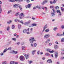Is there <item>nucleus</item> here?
<instances>
[{
    "instance_id": "50",
    "label": "nucleus",
    "mask_w": 64,
    "mask_h": 64,
    "mask_svg": "<svg viewBox=\"0 0 64 64\" xmlns=\"http://www.w3.org/2000/svg\"><path fill=\"white\" fill-rule=\"evenodd\" d=\"M49 55V54H48V53H46L45 54V55L46 56H48Z\"/></svg>"
},
{
    "instance_id": "17",
    "label": "nucleus",
    "mask_w": 64,
    "mask_h": 64,
    "mask_svg": "<svg viewBox=\"0 0 64 64\" xmlns=\"http://www.w3.org/2000/svg\"><path fill=\"white\" fill-rule=\"evenodd\" d=\"M36 8H38V9H41L42 8V6H36Z\"/></svg>"
},
{
    "instance_id": "14",
    "label": "nucleus",
    "mask_w": 64,
    "mask_h": 64,
    "mask_svg": "<svg viewBox=\"0 0 64 64\" xmlns=\"http://www.w3.org/2000/svg\"><path fill=\"white\" fill-rule=\"evenodd\" d=\"M58 30V28L57 27H54L53 29V30H54V31H56V30Z\"/></svg>"
},
{
    "instance_id": "1",
    "label": "nucleus",
    "mask_w": 64,
    "mask_h": 64,
    "mask_svg": "<svg viewBox=\"0 0 64 64\" xmlns=\"http://www.w3.org/2000/svg\"><path fill=\"white\" fill-rule=\"evenodd\" d=\"M29 40L30 43L32 44L31 45L32 47H33V45L32 44L34 42V41H36L34 39V37H31L29 39Z\"/></svg>"
},
{
    "instance_id": "62",
    "label": "nucleus",
    "mask_w": 64,
    "mask_h": 64,
    "mask_svg": "<svg viewBox=\"0 0 64 64\" xmlns=\"http://www.w3.org/2000/svg\"><path fill=\"white\" fill-rule=\"evenodd\" d=\"M29 63H32V61L31 60H30L29 62Z\"/></svg>"
},
{
    "instance_id": "29",
    "label": "nucleus",
    "mask_w": 64,
    "mask_h": 64,
    "mask_svg": "<svg viewBox=\"0 0 64 64\" xmlns=\"http://www.w3.org/2000/svg\"><path fill=\"white\" fill-rule=\"evenodd\" d=\"M60 9H61L62 12H64V8H62V7H61Z\"/></svg>"
},
{
    "instance_id": "49",
    "label": "nucleus",
    "mask_w": 64,
    "mask_h": 64,
    "mask_svg": "<svg viewBox=\"0 0 64 64\" xmlns=\"http://www.w3.org/2000/svg\"><path fill=\"white\" fill-rule=\"evenodd\" d=\"M36 46H37V44L36 43H34V47H36Z\"/></svg>"
},
{
    "instance_id": "61",
    "label": "nucleus",
    "mask_w": 64,
    "mask_h": 64,
    "mask_svg": "<svg viewBox=\"0 0 64 64\" xmlns=\"http://www.w3.org/2000/svg\"><path fill=\"white\" fill-rule=\"evenodd\" d=\"M39 52H40V51H38V52H37V54L38 55L39 54Z\"/></svg>"
},
{
    "instance_id": "7",
    "label": "nucleus",
    "mask_w": 64,
    "mask_h": 64,
    "mask_svg": "<svg viewBox=\"0 0 64 64\" xmlns=\"http://www.w3.org/2000/svg\"><path fill=\"white\" fill-rule=\"evenodd\" d=\"M17 21H18L19 22H20V23H21L22 24H24V23L23 22V21L21 20V21H20L19 20H14V21L15 22H17Z\"/></svg>"
},
{
    "instance_id": "64",
    "label": "nucleus",
    "mask_w": 64,
    "mask_h": 64,
    "mask_svg": "<svg viewBox=\"0 0 64 64\" xmlns=\"http://www.w3.org/2000/svg\"><path fill=\"white\" fill-rule=\"evenodd\" d=\"M62 7H64V4H62Z\"/></svg>"
},
{
    "instance_id": "6",
    "label": "nucleus",
    "mask_w": 64,
    "mask_h": 64,
    "mask_svg": "<svg viewBox=\"0 0 64 64\" xmlns=\"http://www.w3.org/2000/svg\"><path fill=\"white\" fill-rule=\"evenodd\" d=\"M30 29L29 28H28L27 30L25 29L23 31V33H25L26 32H28V31H29Z\"/></svg>"
},
{
    "instance_id": "46",
    "label": "nucleus",
    "mask_w": 64,
    "mask_h": 64,
    "mask_svg": "<svg viewBox=\"0 0 64 64\" xmlns=\"http://www.w3.org/2000/svg\"><path fill=\"white\" fill-rule=\"evenodd\" d=\"M64 54V52H61V55H63Z\"/></svg>"
},
{
    "instance_id": "15",
    "label": "nucleus",
    "mask_w": 64,
    "mask_h": 64,
    "mask_svg": "<svg viewBox=\"0 0 64 64\" xmlns=\"http://www.w3.org/2000/svg\"><path fill=\"white\" fill-rule=\"evenodd\" d=\"M57 36H63L64 34H57Z\"/></svg>"
},
{
    "instance_id": "40",
    "label": "nucleus",
    "mask_w": 64,
    "mask_h": 64,
    "mask_svg": "<svg viewBox=\"0 0 64 64\" xmlns=\"http://www.w3.org/2000/svg\"><path fill=\"white\" fill-rule=\"evenodd\" d=\"M61 28L62 29H64V25H62V26Z\"/></svg>"
},
{
    "instance_id": "30",
    "label": "nucleus",
    "mask_w": 64,
    "mask_h": 64,
    "mask_svg": "<svg viewBox=\"0 0 64 64\" xmlns=\"http://www.w3.org/2000/svg\"><path fill=\"white\" fill-rule=\"evenodd\" d=\"M62 15V14H61V12H60L59 13V14H58V17H61V16Z\"/></svg>"
},
{
    "instance_id": "22",
    "label": "nucleus",
    "mask_w": 64,
    "mask_h": 64,
    "mask_svg": "<svg viewBox=\"0 0 64 64\" xmlns=\"http://www.w3.org/2000/svg\"><path fill=\"white\" fill-rule=\"evenodd\" d=\"M58 54L57 53H56L54 55V56L55 58H57L58 57Z\"/></svg>"
},
{
    "instance_id": "19",
    "label": "nucleus",
    "mask_w": 64,
    "mask_h": 64,
    "mask_svg": "<svg viewBox=\"0 0 64 64\" xmlns=\"http://www.w3.org/2000/svg\"><path fill=\"white\" fill-rule=\"evenodd\" d=\"M18 28L19 29H20L21 28V25L20 24H18Z\"/></svg>"
},
{
    "instance_id": "2",
    "label": "nucleus",
    "mask_w": 64,
    "mask_h": 64,
    "mask_svg": "<svg viewBox=\"0 0 64 64\" xmlns=\"http://www.w3.org/2000/svg\"><path fill=\"white\" fill-rule=\"evenodd\" d=\"M52 10L53 12H52L50 13V14L51 17H54V16L56 15V14H55V13H56V11L54 10V8H53L52 9Z\"/></svg>"
},
{
    "instance_id": "45",
    "label": "nucleus",
    "mask_w": 64,
    "mask_h": 64,
    "mask_svg": "<svg viewBox=\"0 0 64 64\" xmlns=\"http://www.w3.org/2000/svg\"><path fill=\"white\" fill-rule=\"evenodd\" d=\"M14 62V63L15 64H18V62Z\"/></svg>"
},
{
    "instance_id": "32",
    "label": "nucleus",
    "mask_w": 64,
    "mask_h": 64,
    "mask_svg": "<svg viewBox=\"0 0 64 64\" xmlns=\"http://www.w3.org/2000/svg\"><path fill=\"white\" fill-rule=\"evenodd\" d=\"M12 40H14V41H15L16 40V38H12Z\"/></svg>"
},
{
    "instance_id": "3",
    "label": "nucleus",
    "mask_w": 64,
    "mask_h": 64,
    "mask_svg": "<svg viewBox=\"0 0 64 64\" xmlns=\"http://www.w3.org/2000/svg\"><path fill=\"white\" fill-rule=\"evenodd\" d=\"M20 59L21 61H24L25 60L24 56H20Z\"/></svg>"
},
{
    "instance_id": "11",
    "label": "nucleus",
    "mask_w": 64,
    "mask_h": 64,
    "mask_svg": "<svg viewBox=\"0 0 64 64\" xmlns=\"http://www.w3.org/2000/svg\"><path fill=\"white\" fill-rule=\"evenodd\" d=\"M19 5V4H15L13 6V7H14V8H17Z\"/></svg>"
},
{
    "instance_id": "55",
    "label": "nucleus",
    "mask_w": 64,
    "mask_h": 64,
    "mask_svg": "<svg viewBox=\"0 0 64 64\" xmlns=\"http://www.w3.org/2000/svg\"><path fill=\"white\" fill-rule=\"evenodd\" d=\"M9 1L10 2H14V0H9Z\"/></svg>"
},
{
    "instance_id": "4",
    "label": "nucleus",
    "mask_w": 64,
    "mask_h": 64,
    "mask_svg": "<svg viewBox=\"0 0 64 64\" xmlns=\"http://www.w3.org/2000/svg\"><path fill=\"white\" fill-rule=\"evenodd\" d=\"M50 35L49 34H46L44 36V39H45V38H46V39H47L48 38L50 37Z\"/></svg>"
},
{
    "instance_id": "54",
    "label": "nucleus",
    "mask_w": 64,
    "mask_h": 64,
    "mask_svg": "<svg viewBox=\"0 0 64 64\" xmlns=\"http://www.w3.org/2000/svg\"><path fill=\"white\" fill-rule=\"evenodd\" d=\"M4 55V54L2 52L0 54L1 56H2Z\"/></svg>"
},
{
    "instance_id": "9",
    "label": "nucleus",
    "mask_w": 64,
    "mask_h": 64,
    "mask_svg": "<svg viewBox=\"0 0 64 64\" xmlns=\"http://www.w3.org/2000/svg\"><path fill=\"white\" fill-rule=\"evenodd\" d=\"M50 39L48 38L46 40V41L45 42V43H48L50 41Z\"/></svg>"
},
{
    "instance_id": "43",
    "label": "nucleus",
    "mask_w": 64,
    "mask_h": 64,
    "mask_svg": "<svg viewBox=\"0 0 64 64\" xmlns=\"http://www.w3.org/2000/svg\"><path fill=\"white\" fill-rule=\"evenodd\" d=\"M14 64V62L13 61H12V62H10V64Z\"/></svg>"
},
{
    "instance_id": "31",
    "label": "nucleus",
    "mask_w": 64,
    "mask_h": 64,
    "mask_svg": "<svg viewBox=\"0 0 64 64\" xmlns=\"http://www.w3.org/2000/svg\"><path fill=\"white\" fill-rule=\"evenodd\" d=\"M58 48V46L57 45H54V48L55 49H56Z\"/></svg>"
},
{
    "instance_id": "57",
    "label": "nucleus",
    "mask_w": 64,
    "mask_h": 64,
    "mask_svg": "<svg viewBox=\"0 0 64 64\" xmlns=\"http://www.w3.org/2000/svg\"><path fill=\"white\" fill-rule=\"evenodd\" d=\"M54 8V6H50V8Z\"/></svg>"
},
{
    "instance_id": "38",
    "label": "nucleus",
    "mask_w": 64,
    "mask_h": 64,
    "mask_svg": "<svg viewBox=\"0 0 64 64\" xmlns=\"http://www.w3.org/2000/svg\"><path fill=\"white\" fill-rule=\"evenodd\" d=\"M2 64H6L7 62L6 61L3 62H2Z\"/></svg>"
},
{
    "instance_id": "36",
    "label": "nucleus",
    "mask_w": 64,
    "mask_h": 64,
    "mask_svg": "<svg viewBox=\"0 0 64 64\" xmlns=\"http://www.w3.org/2000/svg\"><path fill=\"white\" fill-rule=\"evenodd\" d=\"M61 42H64V38H62V39L61 40Z\"/></svg>"
},
{
    "instance_id": "35",
    "label": "nucleus",
    "mask_w": 64,
    "mask_h": 64,
    "mask_svg": "<svg viewBox=\"0 0 64 64\" xmlns=\"http://www.w3.org/2000/svg\"><path fill=\"white\" fill-rule=\"evenodd\" d=\"M12 22V20H10V22H8L7 23L8 24H10V23Z\"/></svg>"
},
{
    "instance_id": "48",
    "label": "nucleus",
    "mask_w": 64,
    "mask_h": 64,
    "mask_svg": "<svg viewBox=\"0 0 64 64\" xmlns=\"http://www.w3.org/2000/svg\"><path fill=\"white\" fill-rule=\"evenodd\" d=\"M12 49L11 48H9L8 49V50H10Z\"/></svg>"
},
{
    "instance_id": "60",
    "label": "nucleus",
    "mask_w": 64,
    "mask_h": 64,
    "mask_svg": "<svg viewBox=\"0 0 64 64\" xmlns=\"http://www.w3.org/2000/svg\"><path fill=\"white\" fill-rule=\"evenodd\" d=\"M55 43L56 44H58V42H56Z\"/></svg>"
},
{
    "instance_id": "37",
    "label": "nucleus",
    "mask_w": 64,
    "mask_h": 64,
    "mask_svg": "<svg viewBox=\"0 0 64 64\" xmlns=\"http://www.w3.org/2000/svg\"><path fill=\"white\" fill-rule=\"evenodd\" d=\"M56 11L58 13H59L60 12H60V10H56Z\"/></svg>"
},
{
    "instance_id": "34",
    "label": "nucleus",
    "mask_w": 64,
    "mask_h": 64,
    "mask_svg": "<svg viewBox=\"0 0 64 64\" xmlns=\"http://www.w3.org/2000/svg\"><path fill=\"white\" fill-rule=\"evenodd\" d=\"M11 12H12V10H10L8 11V14H10V13H11Z\"/></svg>"
},
{
    "instance_id": "28",
    "label": "nucleus",
    "mask_w": 64,
    "mask_h": 64,
    "mask_svg": "<svg viewBox=\"0 0 64 64\" xmlns=\"http://www.w3.org/2000/svg\"><path fill=\"white\" fill-rule=\"evenodd\" d=\"M14 53H15V54H17L18 53V51H14V50H13L12 51Z\"/></svg>"
},
{
    "instance_id": "39",
    "label": "nucleus",
    "mask_w": 64,
    "mask_h": 64,
    "mask_svg": "<svg viewBox=\"0 0 64 64\" xmlns=\"http://www.w3.org/2000/svg\"><path fill=\"white\" fill-rule=\"evenodd\" d=\"M59 7L58 6H56V7L55 8V9H56L57 10V9H58L59 8Z\"/></svg>"
},
{
    "instance_id": "42",
    "label": "nucleus",
    "mask_w": 64,
    "mask_h": 64,
    "mask_svg": "<svg viewBox=\"0 0 64 64\" xmlns=\"http://www.w3.org/2000/svg\"><path fill=\"white\" fill-rule=\"evenodd\" d=\"M49 52L50 53H53V52H54V51L53 50H52L51 51H50Z\"/></svg>"
},
{
    "instance_id": "58",
    "label": "nucleus",
    "mask_w": 64,
    "mask_h": 64,
    "mask_svg": "<svg viewBox=\"0 0 64 64\" xmlns=\"http://www.w3.org/2000/svg\"><path fill=\"white\" fill-rule=\"evenodd\" d=\"M44 6H42V8L43 10H44Z\"/></svg>"
},
{
    "instance_id": "24",
    "label": "nucleus",
    "mask_w": 64,
    "mask_h": 64,
    "mask_svg": "<svg viewBox=\"0 0 64 64\" xmlns=\"http://www.w3.org/2000/svg\"><path fill=\"white\" fill-rule=\"evenodd\" d=\"M46 50L48 52H50V51L51 50V49L50 48H47L46 49Z\"/></svg>"
},
{
    "instance_id": "53",
    "label": "nucleus",
    "mask_w": 64,
    "mask_h": 64,
    "mask_svg": "<svg viewBox=\"0 0 64 64\" xmlns=\"http://www.w3.org/2000/svg\"><path fill=\"white\" fill-rule=\"evenodd\" d=\"M12 42V41H10V42H8V44L9 45L10 44H11V43Z\"/></svg>"
},
{
    "instance_id": "21",
    "label": "nucleus",
    "mask_w": 64,
    "mask_h": 64,
    "mask_svg": "<svg viewBox=\"0 0 64 64\" xmlns=\"http://www.w3.org/2000/svg\"><path fill=\"white\" fill-rule=\"evenodd\" d=\"M47 27L48 26L47 24L45 26H44L43 27V29H46L47 28Z\"/></svg>"
},
{
    "instance_id": "44",
    "label": "nucleus",
    "mask_w": 64,
    "mask_h": 64,
    "mask_svg": "<svg viewBox=\"0 0 64 64\" xmlns=\"http://www.w3.org/2000/svg\"><path fill=\"white\" fill-rule=\"evenodd\" d=\"M44 8L46 9L45 11H46V12H47V8H46V7H44Z\"/></svg>"
},
{
    "instance_id": "16",
    "label": "nucleus",
    "mask_w": 64,
    "mask_h": 64,
    "mask_svg": "<svg viewBox=\"0 0 64 64\" xmlns=\"http://www.w3.org/2000/svg\"><path fill=\"white\" fill-rule=\"evenodd\" d=\"M32 5V4H30L28 5V8H31V6Z\"/></svg>"
},
{
    "instance_id": "10",
    "label": "nucleus",
    "mask_w": 64,
    "mask_h": 64,
    "mask_svg": "<svg viewBox=\"0 0 64 64\" xmlns=\"http://www.w3.org/2000/svg\"><path fill=\"white\" fill-rule=\"evenodd\" d=\"M47 62L48 63H52V60L51 59H49L47 61Z\"/></svg>"
},
{
    "instance_id": "63",
    "label": "nucleus",
    "mask_w": 64,
    "mask_h": 64,
    "mask_svg": "<svg viewBox=\"0 0 64 64\" xmlns=\"http://www.w3.org/2000/svg\"><path fill=\"white\" fill-rule=\"evenodd\" d=\"M28 26L29 27H32V25H28Z\"/></svg>"
},
{
    "instance_id": "23",
    "label": "nucleus",
    "mask_w": 64,
    "mask_h": 64,
    "mask_svg": "<svg viewBox=\"0 0 64 64\" xmlns=\"http://www.w3.org/2000/svg\"><path fill=\"white\" fill-rule=\"evenodd\" d=\"M19 12H16V14H15V16H16V17L17 16H19Z\"/></svg>"
},
{
    "instance_id": "33",
    "label": "nucleus",
    "mask_w": 64,
    "mask_h": 64,
    "mask_svg": "<svg viewBox=\"0 0 64 64\" xmlns=\"http://www.w3.org/2000/svg\"><path fill=\"white\" fill-rule=\"evenodd\" d=\"M46 32H48L49 31V29L48 28L46 29L45 30Z\"/></svg>"
},
{
    "instance_id": "5",
    "label": "nucleus",
    "mask_w": 64,
    "mask_h": 64,
    "mask_svg": "<svg viewBox=\"0 0 64 64\" xmlns=\"http://www.w3.org/2000/svg\"><path fill=\"white\" fill-rule=\"evenodd\" d=\"M24 17V15L22 13L20 14V19H22L23 17Z\"/></svg>"
},
{
    "instance_id": "20",
    "label": "nucleus",
    "mask_w": 64,
    "mask_h": 64,
    "mask_svg": "<svg viewBox=\"0 0 64 64\" xmlns=\"http://www.w3.org/2000/svg\"><path fill=\"white\" fill-rule=\"evenodd\" d=\"M7 50H8V49L7 48H6L4 50L3 53H5L7 51Z\"/></svg>"
},
{
    "instance_id": "52",
    "label": "nucleus",
    "mask_w": 64,
    "mask_h": 64,
    "mask_svg": "<svg viewBox=\"0 0 64 64\" xmlns=\"http://www.w3.org/2000/svg\"><path fill=\"white\" fill-rule=\"evenodd\" d=\"M26 2L28 3L30 2V1H29V0H26Z\"/></svg>"
},
{
    "instance_id": "51",
    "label": "nucleus",
    "mask_w": 64,
    "mask_h": 64,
    "mask_svg": "<svg viewBox=\"0 0 64 64\" xmlns=\"http://www.w3.org/2000/svg\"><path fill=\"white\" fill-rule=\"evenodd\" d=\"M60 59L61 60H63V59H64V57H62L61 58H60Z\"/></svg>"
},
{
    "instance_id": "18",
    "label": "nucleus",
    "mask_w": 64,
    "mask_h": 64,
    "mask_svg": "<svg viewBox=\"0 0 64 64\" xmlns=\"http://www.w3.org/2000/svg\"><path fill=\"white\" fill-rule=\"evenodd\" d=\"M18 7H19L20 10H21V11H22V6H20V5H19Z\"/></svg>"
},
{
    "instance_id": "26",
    "label": "nucleus",
    "mask_w": 64,
    "mask_h": 64,
    "mask_svg": "<svg viewBox=\"0 0 64 64\" xmlns=\"http://www.w3.org/2000/svg\"><path fill=\"white\" fill-rule=\"evenodd\" d=\"M25 48V46H22V50H25L24 49Z\"/></svg>"
},
{
    "instance_id": "59",
    "label": "nucleus",
    "mask_w": 64,
    "mask_h": 64,
    "mask_svg": "<svg viewBox=\"0 0 64 64\" xmlns=\"http://www.w3.org/2000/svg\"><path fill=\"white\" fill-rule=\"evenodd\" d=\"M28 24L27 22H26L24 23V25H26V24Z\"/></svg>"
},
{
    "instance_id": "13",
    "label": "nucleus",
    "mask_w": 64,
    "mask_h": 64,
    "mask_svg": "<svg viewBox=\"0 0 64 64\" xmlns=\"http://www.w3.org/2000/svg\"><path fill=\"white\" fill-rule=\"evenodd\" d=\"M26 59H28V58L29 57V54H28L26 55V56H25Z\"/></svg>"
},
{
    "instance_id": "47",
    "label": "nucleus",
    "mask_w": 64,
    "mask_h": 64,
    "mask_svg": "<svg viewBox=\"0 0 64 64\" xmlns=\"http://www.w3.org/2000/svg\"><path fill=\"white\" fill-rule=\"evenodd\" d=\"M31 22V21L30 20H29L28 22H27L28 23V24H30V23Z\"/></svg>"
},
{
    "instance_id": "8",
    "label": "nucleus",
    "mask_w": 64,
    "mask_h": 64,
    "mask_svg": "<svg viewBox=\"0 0 64 64\" xmlns=\"http://www.w3.org/2000/svg\"><path fill=\"white\" fill-rule=\"evenodd\" d=\"M47 0H46L44 1H43L42 3V5H44L45 4H46L47 2Z\"/></svg>"
},
{
    "instance_id": "41",
    "label": "nucleus",
    "mask_w": 64,
    "mask_h": 64,
    "mask_svg": "<svg viewBox=\"0 0 64 64\" xmlns=\"http://www.w3.org/2000/svg\"><path fill=\"white\" fill-rule=\"evenodd\" d=\"M32 30H33V29H32V28H31L30 30V33H32Z\"/></svg>"
},
{
    "instance_id": "12",
    "label": "nucleus",
    "mask_w": 64,
    "mask_h": 64,
    "mask_svg": "<svg viewBox=\"0 0 64 64\" xmlns=\"http://www.w3.org/2000/svg\"><path fill=\"white\" fill-rule=\"evenodd\" d=\"M36 52V50H34L32 51V55H34V54H35V52Z\"/></svg>"
},
{
    "instance_id": "27",
    "label": "nucleus",
    "mask_w": 64,
    "mask_h": 64,
    "mask_svg": "<svg viewBox=\"0 0 64 64\" xmlns=\"http://www.w3.org/2000/svg\"><path fill=\"white\" fill-rule=\"evenodd\" d=\"M37 25V24H32V27H33V26H36Z\"/></svg>"
},
{
    "instance_id": "25",
    "label": "nucleus",
    "mask_w": 64,
    "mask_h": 64,
    "mask_svg": "<svg viewBox=\"0 0 64 64\" xmlns=\"http://www.w3.org/2000/svg\"><path fill=\"white\" fill-rule=\"evenodd\" d=\"M15 26L13 25H12V29H14L15 28Z\"/></svg>"
},
{
    "instance_id": "56",
    "label": "nucleus",
    "mask_w": 64,
    "mask_h": 64,
    "mask_svg": "<svg viewBox=\"0 0 64 64\" xmlns=\"http://www.w3.org/2000/svg\"><path fill=\"white\" fill-rule=\"evenodd\" d=\"M43 52H40V55H42V54H43Z\"/></svg>"
}]
</instances>
